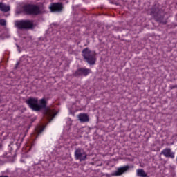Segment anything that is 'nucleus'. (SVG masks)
Segmentation results:
<instances>
[{
  "mask_svg": "<svg viewBox=\"0 0 177 177\" xmlns=\"http://www.w3.org/2000/svg\"><path fill=\"white\" fill-rule=\"evenodd\" d=\"M26 104L29 107V109L35 112H39L44 109V118L49 122H51L57 114L55 109L46 107L47 101L44 98L40 99L39 100L37 97H29L26 100Z\"/></svg>",
  "mask_w": 177,
  "mask_h": 177,
  "instance_id": "f257e3e1",
  "label": "nucleus"
},
{
  "mask_svg": "<svg viewBox=\"0 0 177 177\" xmlns=\"http://www.w3.org/2000/svg\"><path fill=\"white\" fill-rule=\"evenodd\" d=\"M41 12L40 8L34 4H25L17 11L18 14L23 13L28 15H38Z\"/></svg>",
  "mask_w": 177,
  "mask_h": 177,
  "instance_id": "f03ea898",
  "label": "nucleus"
},
{
  "mask_svg": "<svg viewBox=\"0 0 177 177\" xmlns=\"http://www.w3.org/2000/svg\"><path fill=\"white\" fill-rule=\"evenodd\" d=\"M82 56L84 60L91 66H93L97 62V54L95 51L91 50L88 48H85L82 50Z\"/></svg>",
  "mask_w": 177,
  "mask_h": 177,
  "instance_id": "7ed1b4c3",
  "label": "nucleus"
},
{
  "mask_svg": "<svg viewBox=\"0 0 177 177\" xmlns=\"http://www.w3.org/2000/svg\"><path fill=\"white\" fill-rule=\"evenodd\" d=\"M15 26L18 30H30L34 28V24L30 20H19L15 22Z\"/></svg>",
  "mask_w": 177,
  "mask_h": 177,
  "instance_id": "20e7f679",
  "label": "nucleus"
},
{
  "mask_svg": "<svg viewBox=\"0 0 177 177\" xmlns=\"http://www.w3.org/2000/svg\"><path fill=\"white\" fill-rule=\"evenodd\" d=\"M75 158L80 162L85 161L87 159V153L83 149L77 148L74 153Z\"/></svg>",
  "mask_w": 177,
  "mask_h": 177,
  "instance_id": "39448f33",
  "label": "nucleus"
},
{
  "mask_svg": "<svg viewBox=\"0 0 177 177\" xmlns=\"http://www.w3.org/2000/svg\"><path fill=\"white\" fill-rule=\"evenodd\" d=\"M51 12H62L64 9V6L62 3H51L48 7Z\"/></svg>",
  "mask_w": 177,
  "mask_h": 177,
  "instance_id": "423d86ee",
  "label": "nucleus"
},
{
  "mask_svg": "<svg viewBox=\"0 0 177 177\" xmlns=\"http://www.w3.org/2000/svg\"><path fill=\"white\" fill-rule=\"evenodd\" d=\"M90 73H91V70L86 68H79L76 70L74 73V76L76 77H87Z\"/></svg>",
  "mask_w": 177,
  "mask_h": 177,
  "instance_id": "0eeeda50",
  "label": "nucleus"
},
{
  "mask_svg": "<svg viewBox=\"0 0 177 177\" xmlns=\"http://www.w3.org/2000/svg\"><path fill=\"white\" fill-rule=\"evenodd\" d=\"M130 169L129 165H125L122 167H120L115 171L113 174L114 176H120L123 175L124 173H127Z\"/></svg>",
  "mask_w": 177,
  "mask_h": 177,
  "instance_id": "6e6552de",
  "label": "nucleus"
},
{
  "mask_svg": "<svg viewBox=\"0 0 177 177\" xmlns=\"http://www.w3.org/2000/svg\"><path fill=\"white\" fill-rule=\"evenodd\" d=\"M160 155H163L165 158H170L171 159L175 158V153L172 152V151L170 148L164 149L161 151Z\"/></svg>",
  "mask_w": 177,
  "mask_h": 177,
  "instance_id": "1a4fd4ad",
  "label": "nucleus"
},
{
  "mask_svg": "<svg viewBox=\"0 0 177 177\" xmlns=\"http://www.w3.org/2000/svg\"><path fill=\"white\" fill-rule=\"evenodd\" d=\"M78 119L80 122H88L89 116L86 113H80L78 115Z\"/></svg>",
  "mask_w": 177,
  "mask_h": 177,
  "instance_id": "9d476101",
  "label": "nucleus"
},
{
  "mask_svg": "<svg viewBox=\"0 0 177 177\" xmlns=\"http://www.w3.org/2000/svg\"><path fill=\"white\" fill-rule=\"evenodd\" d=\"M44 131V127L42 126H37L35 129V133L37 134L36 139Z\"/></svg>",
  "mask_w": 177,
  "mask_h": 177,
  "instance_id": "9b49d317",
  "label": "nucleus"
},
{
  "mask_svg": "<svg viewBox=\"0 0 177 177\" xmlns=\"http://www.w3.org/2000/svg\"><path fill=\"white\" fill-rule=\"evenodd\" d=\"M0 10L3 12H9L10 10V7L3 4V3H0Z\"/></svg>",
  "mask_w": 177,
  "mask_h": 177,
  "instance_id": "f8f14e48",
  "label": "nucleus"
},
{
  "mask_svg": "<svg viewBox=\"0 0 177 177\" xmlns=\"http://www.w3.org/2000/svg\"><path fill=\"white\" fill-rule=\"evenodd\" d=\"M136 172L138 177H147V174L143 169H137Z\"/></svg>",
  "mask_w": 177,
  "mask_h": 177,
  "instance_id": "ddd939ff",
  "label": "nucleus"
},
{
  "mask_svg": "<svg viewBox=\"0 0 177 177\" xmlns=\"http://www.w3.org/2000/svg\"><path fill=\"white\" fill-rule=\"evenodd\" d=\"M159 12H160L159 8H153L151 9V12H150V15H153L155 17H156L159 15Z\"/></svg>",
  "mask_w": 177,
  "mask_h": 177,
  "instance_id": "4468645a",
  "label": "nucleus"
},
{
  "mask_svg": "<svg viewBox=\"0 0 177 177\" xmlns=\"http://www.w3.org/2000/svg\"><path fill=\"white\" fill-rule=\"evenodd\" d=\"M0 26H6V21L3 19H0Z\"/></svg>",
  "mask_w": 177,
  "mask_h": 177,
  "instance_id": "2eb2a0df",
  "label": "nucleus"
},
{
  "mask_svg": "<svg viewBox=\"0 0 177 177\" xmlns=\"http://www.w3.org/2000/svg\"><path fill=\"white\" fill-rule=\"evenodd\" d=\"M163 19H164V17H160V18L158 19L157 20H158V21H160V23H164V24H166L167 21H164Z\"/></svg>",
  "mask_w": 177,
  "mask_h": 177,
  "instance_id": "dca6fc26",
  "label": "nucleus"
},
{
  "mask_svg": "<svg viewBox=\"0 0 177 177\" xmlns=\"http://www.w3.org/2000/svg\"><path fill=\"white\" fill-rule=\"evenodd\" d=\"M2 102L1 95L0 94V103Z\"/></svg>",
  "mask_w": 177,
  "mask_h": 177,
  "instance_id": "f3484780",
  "label": "nucleus"
},
{
  "mask_svg": "<svg viewBox=\"0 0 177 177\" xmlns=\"http://www.w3.org/2000/svg\"><path fill=\"white\" fill-rule=\"evenodd\" d=\"M0 177H8V176H0Z\"/></svg>",
  "mask_w": 177,
  "mask_h": 177,
  "instance_id": "a211bd4d",
  "label": "nucleus"
},
{
  "mask_svg": "<svg viewBox=\"0 0 177 177\" xmlns=\"http://www.w3.org/2000/svg\"><path fill=\"white\" fill-rule=\"evenodd\" d=\"M17 66H19V63H17V64H16V67H17Z\"/></svg>",
  "mask_w": 177,
  "mask_h": 177,
  "instance_id": "6ab92c4d",
  "label": "nucleus"
},
{
  "mask_svg": "<svg viewBox=\"0 0 177 177\" xmlns=\"http://www.w3.org/2000/svg\"><path fill=\"white\" fill-rule=\"evenodd\" d=\"M176 161H177V157H176Z\"/></svg>",
  "mask_w": 177,
  "mask_h": 177,
  "instance_id": "aec40b11",
  "label": "nucleus"
}]
</instances>
